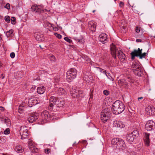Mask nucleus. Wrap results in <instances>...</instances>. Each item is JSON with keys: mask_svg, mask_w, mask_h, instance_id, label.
Returning <instances> with one entry per match:
<instances>
[{"mask_svg": "<svg viewBox=\"0 0 155 155\" xmlns=\"http://www.w3.org/2000/svg\"><path fill=\"white\" fill-rule=\"evenodd\" d=\"M125 109V106L121 101L117 100L113 104L112 111L115 114H118L121 113Z\"/></svg>", "mask_w": 155, "mask_h": 155, "instance_id": "f257e3e1", "label": "nucleus"}, {"mask_svg": "<svg viewBox=\"0 0 155 155\" xmlns=\"http://www.w3.org/2000/svg\"><path fill=\"white\" fill-rule=\"evenodd\" d=\"M76 70L74 68H71L67 72L66 79L69 82L71 81L72 80L75 78L77 75Z\"/></svg>", "mask_w": 155, "mask_h": 155, "instance_id": "f03ea898", "label": "nucleus"}, {"mask_svg": "<svg viewBox=\"0 0 155 155\" xmlns=\"http://www.w3.org/2000/svg\"><path fill=\"white\" fill-rule=\"evenodd\" d=\"M112 144L116 145V147L118 148H125V144L124 141L121 139L119 138H114L112 139L111 141Z\"/></svg>", "mask_w": 155, "mask_h": 155, "instance_id": "7ed1b4c3", "label": "nucleus"}, {"mask_svg": "<svg viewBox=\"0 0 155 155\" xmlns=\"http://www.w3.org/2000/svg\"><path fill=\"white\" fill-rule=\"evenodd\" d=\"M41 116L42 118V120L41 122V124L46 123L47 120H50V116L49 112L47 110L44 111L42 112Z\"/></svg>", "mask_w": 155, "mask_h": 155, "instance_id": "20e7f679", "label": "nucleus"}, {"mask_svg": "<svg viewBox=\"0 0 155 155\" xmlns=\"http://www.w3.org/2000/svg\"><path fill=\"white\" fill-rule=\"evenodd\" d=\"M28 144L29 149L31 152L36 153L38 152V149L34 145L31 140L29 139Z\"/></svg>", "mask_w": 155, "mask_h": 155, "instance_id": "39448f33", "label": "nucleus"}, {"mask_svg": "<svg viewBox=\"0 0 155 155\" xmlns=\"http://www.w3.org/2000/svg\"><path fill=\"white\" fill-rule=\"evenodd\" d=\"M43 6L42 5H34L31 7V9L32 11L40 13L45 11L43 9Z\"/></svg>", "mask_w": 155, "mask_h": 155, "instance_id": "423d86ee", "label": "nucleus"}, {"mask_svg": "<svg viewBox=\"0 0 155 155\" xmlns=\"http://www.w3.org/2000/svg\"><path fill=\"white\" fill-rule=\"evenodd\" d=\"M155 125V123L152 120H148L145 125V127L147 130H151L153 129Z\"/></svg>", "mask_w": 155, "mask_h": 155, "instance_id": "0eeeda50", "label": "nucleus"}, {"mask_svg": "<svg viewBox=\"0 0 155 155\" xmlns=\"http://www.w3.org/2000/svg\"><path fill=\"white\" fill-rule=\"evenodd\" d=\"M146 113L149 116L154 115L155 114V109L152 106H149L146 108Z\"/></svg>", "mask_w": 155, "mask_h": 155, "instance_id": "6e6552de", "label": "nucleus"}, {"mask_svg": "<svg viewBox=\"0 0 155 155\" xmlns=\"http://www.w3.org/2000/svg\"><path fill=\"white\" fill-rule=\"evenodd\" d=\"M20 133L21 136V139L26 138L28 135V131L26 127H21L20 129Z\"/></svg>", "mask_w": 155, "mask_h": 155, "instance_id": "1a4fd4ad", "label": "nucleus"}, {"mask_svg": "<svg viewBox=\"0 0 155 155\" xmlns=\"http://www.w3.org/2000/svg\"><path fill=\"white\" fill-rule=\"evenodd\" d=\"M108 109H105L103 110L101 114V120L103 121H106L108 119V117L107 116V110Z\"/></svg>", "mask_w": 155, "mask_h": 155, "instance_id": "9d476101", "label": "nucleus"}, {"mask_svg": "<svg viewBox=\"0 0 155 155\" xmlns=\"http://www.w3.org/2000/svg\"><path fill=\"white\" fill-rule=\"evenodd\" d=\"M142 49H140L138 48V50H134V51L132 52L131 53L132 59H134L135 56L138 57L140 55V54L142 53Z\"/></svg>", "mask_w": 155, "mask_h": 155, "instance_id": "9b49d317", "label": "nucleus"}, {"mask_svg": "<svg viewBox=\"0 0 155 155\" xmlns=\"http://www.w3.org/2000/svg\"><path fill=\"white\" fill-rule=\"evenodd\" d=\"M38 114L37 113H33L30 114L28 119V120L30 123H32L35 121L38 118Z\"/></svg>", "mask_w": 155, "mask_h": 155, "instance_id": "f8f14e48", "label": "nucleus"}, {"mask_svg": "<svg viewBox=\"0 0 155 155\" xmlns=\"http://www.w3.org/2000/svg\"><path fill=\"white\" fill-rule=\"evenodd\" d=\"M113 127L120 128H122L124 127L125 125L123 123L120 121H114L113 123Z\"/></svg>", "mask_w": 155, "mask_h": 155, "instance_id": "ddd939ff", "label": "nucleus"}, {"mask_svg": "<svg viewBox=\"0 0 155 155\" xmlns=\"http://www.w3.org/2000/svg\"><path fill=\"white\" fill-rule=\"evenodd\" d=\"M140 67H141V66H140L138 63L134 61L132 63L131 68L134 73H136L137 72L136 70ZM137 73H138V72Z\"/></svg>", "mask_w": 155, "mask_h": 155, "instance_id": "4468645a", "label": "nucleus"}, {"mask_svg": "<svg viewBox=\"0 0 155 155\" xmlns=\"http://www.w3.org/2000/svg\"><path fill=\"white\" fill-rule=\"evenodd\" d=\"M38 104V101L36 98H31L29 99L28 104L30 107H31L32 106Z\"/></svg>", "mask_w": 155, "mask_h": 155, "instance_id": "2eb2a0df", "label": "nucleus"}, {"mask_svg": "<svg viewBox=\"0 0 155 155\" xmlns=\"http://www.w3.org/2000/svg\"><path fill=\"white\" fill-rule=\"evenodd\" d=\"M107 35L105 33H102L99 36V40L102 43H106L107 41Z\"/></svg>", "mask_w": 155, "mask_h": 155, "instance_id": "dca6fc26", "label": "nucleus"}, {"mask_svg": "<svg viewBox=\"0 0 155 155\" xmlns=\"http://www.w3.org/2000/svg\"><path fill=\"white\" fill-rule=\"evenodd\" d=\"M96 23L94 21H90L88 23L89 29L93 31H95L96 27Z\"/></svg>", "mask_w": 155, "mask_h": 155, "instance_id": "f3484780", "label": "nucleus"}, {"mask_svg": "<svg viewBox=\"0 0 155 155\" xmlns=\"http://www.w3.org/2000/svg\"><path fill=\"white\" fill-rule=\"evenodd\" d=\"M110 50L111 54L115 58H116V49L115 46L112 43L111 46Z\"/></svg>", "mask_w": 155, "mask_h": 155, "instance_id": "a211bd4d", "label": "nucleus"}, {"mask_svg": "<svg viewBox=\"0 0 155 155\" xmlns=\"http://www.w3.org/2000/svg\"><path fill=\"white\" fill-rule=\"evenodd\" d=\"M117 54L118 58L120 61H123L125 60L126 58L125 55L120 50L118 51Z\"/></svg>", "mask_w": 155, "mask_h": 155, "instance_id": "6ab92c4d", "label": "nucleus"}, {"mask_svg": "<svg viewBox=\"0 0 155 155\" xmlns=\"http://www.w3.org/2000/svg\"><path fill=\"white\" fill-rule=\"evenodd\" d=\"M58 99L56 98L54 96L51 97L50 99V107H52L54 105H56V102L57 101Z\"/></svg>", "mask_w": 155, "mask_h": 155, "instance_id": "aec40b11", "label": "nucleus"}, {"mask_svg": "<svg viewBox=\"0 0 155 155\" xmlns=\"http://www.w3.org/2000/svg\"><path fill=\"white\" fill-rule=\"evenodd\" d=\"M118 83L120 86H123L126 88L127 87V86L128 85V83L125 81V79H120L118 81Z\"/></svg>", "mask_w": 155, "mask_h": 155, "instance_id": "412c9836", "label": "nucleus"}, {"mask_svg": "<svg viewBox=\"0 0 155 155\" xmlns=\"http://www.w3.org/2000/svg\"><path fill=\"white\" fill-rule=\"evenodd\" d=\"M45 87L41 86L37 88V92L39 94H42L45 91Z\"/></svg>", "mask_w": 155, "mask_h": 155, "instance_id": "4be33fe9", "label": "nucleus"}, {"mask_svg": "<svg viewBox=\"0 0 155 155\" xmlns=\"http://www.w3.org/2000/svg\"><path fill=\"white\" fill-rule=\"evenodd\" d=\"M145 139H144V142L146 144L147 146H149V143L150 142V140L149 139V137L150 135V134H148L147 133H145Z\"/></svg>", "mask_w": 155, "mask_h": 155, "instance_id": "5701e85b", "label": "nucleus"}, {"mask_svg": "<svg viewBox=\"0 0 155 155\" xmlns=\"http://www.w3.org/2000/svg\"><path fill=\"white\" fill-rule=\"evenodd\" d=\"M135 138L131 133L128 134L127 137V140L129 142H132Z\"/></svg>", "mask_w": 155, "mask_h": 155, "instance_id": "b1692460", "label": "nucleus"}, {"mask_svg": "<svg viewBox=\"0 0 155 155\" xmlns=\"http://www.w3.org/2000/svg\"><path fill=\"white\" fill-rule=\"evenodd\" d=\"M15 150L16 152L19 153H21L24 151V150L22 148V147L20 145L16 146L15 148Z\"/></svg>", "mask_w": 155, "mask_h": 155, "instance_id": "393cba45", "label": "nucleus"}, {"mask_svg": "<svg viewBox=\"0 0 155 155\" xmlns=\"http://www.w3.org/2000/svg\"><path fill=\"white\" fill-rule=\"evenodd\" d=\"M136 71H137V73L138 72V73H134L135 75L140 76L143 74V70L142 69V68L141 67L139 68H138V69H137V70H136Z\"/></svg>", "mask_w": 155, "mask_h": 155, "instance_id": "a878e982", "label": "nucleus"}, {"mask_svg": "<svg viewBox=\"0 0 155 155\" xmlns=\"http://www.w3.org/2000/svg\"><path fill=\"white\" fill-rule=\"evenodd\" d=\"M64 104V101L63 100H60L58 99L56 103V105L58 107H62Z\"/></svg>", "mask_w": 155, "mask_h": 155, "instance_id": "bb28decb", "label": "nucleus"}, {"mask_svg": "<svg viewBox=\"0 0 155 155\" xmlns=\"http://www.w3.org/2000/svg\"><path fill=\"white\" fill-rule=\"evenodd\" d=\"M58 91V93L60 95H63L64 94H65L66 93L65 90L62 88H59Z\"/></svg>", "mask_w": 155, "mask_h": 155, "instance_id": "cd10ccee", "label": "nucleus"}, {"mask_svg": "<svg viewBox=\"0 0 155 155\" xmlns=\"http://www.w3.org/2000/svg\"><path fill=\"white\" fill-rule=\"evenodd\" d=\"M131 134L135 138L136 137H137L139 134V133L137 130H134L131 133Z\"/></svg>", "mask_w": 155, "mask_h": 155, "instance_id": "c85d7f7f", "label": "nucleus"}, {"mask_svg": "<svg viewBox=\"0 0 155 155\" xmlns=\"http://www.w3.org/2000/svg\"><path fill=\"white\" fill-rule=\"evenodd\" d=\"M98 71L100 72L101 73H103L106 76H107V74H106V72L105 70H104L101 69L99 67H96Z\"/></svg>", "mask_w": 155, "mask_h": 155, "instance_id": "c756f323", "label": "nucleus"}, {"mask_svg": "<svg viewBox=\"0 0 155 155\" xmlns=\"http://www.w3.org/2000/svg\"><path fill=\"white\" fill-rule=\"evenodd\" d=\"M13 32V30L12 29L9 30L6 33V35L7 37H9L11 36V35L12 34Z\"/></svg>", "mask_w": 155, "mask_h": 155, "instance_id": "7c9ffc66", "label": "nucleus"}, {"mask_svg": "<svg viewBox=\"0 0 155 155\" xmlns=\"http://www.w3.org/2000/svg\"><path fill=\"white\" fill-rule=\"evenodd\" d=\"M24 108V107L21 105H20L18 107V111L19 113L21 114L23 112V109Z\"/></svg>", "mask_w": 155, "mask_h": 155, "instance_id": "2f4dec72", "label": "nucleus"}, {"mask_svg": "<svg viewBox=\"0 0 155 155\" xmlns=\"http://www.w3.org/2000/svg\"><path fill=\"white\" fill-rule=\"evenodd\" d=\"M4 120L5 123H6L7 125H9L10 124V120L9 119L5 118Z\"/></svg>", "mask_w": 155, "mask_h": 155, "instance_id": "473e14b6", "label": "nucleus"}, {"mask_svg": "<svg viewBox=\"0 0 155 155\" xmlns=\"http://www.w3.org/2000/svg\"><path fill=\"white\" fill-rule=\"evenodd\" d=\"M5 20L7 22L9 23L10 20V17L8 16H6L5 17Z\"/></svg>", "mask_w": 155, "mask_h": 155, "instance_id": "72a5a7b5", "label": "nucleus"}, {"mask_svg": "<svg viewBox=\"0 0 155 155\" xmlns=\"http://www.w3.org/2000/svg\"><path fill=\"white\" fill-rule=\"evenodd\" d=\"M147 53H141L138 56L140 57V58L142 59L143 58H145V56L146 55Z\"/></svg>", "mask_w": 155, "mask_h": 155, "instance_id": "f704fd0d", "label": "nucleus"}, {"mask_svg": "<svg viewBox=\"0 0 155 155\" xmlns=\"http://www.w3.org/2000/svg\"><path fill=\"white\" fill-rule=\"evenodd\" d=\"M79 92H81V91H78L77 90V91L76 92V93L74 95H73L74 97H78L80 96V95L79 94Z\"/></svg>", "mask_w": 155, "mask_h": 155, "instance_id": "c9c22d12", "label": "nucleus"}, {"mask_svg": "<svg viewBox=\"0 0 155 155\" xmlns=\"http://www.w3.org/2000/svg\"><path fill=\"white\" fill-rule=\"evenodd\" d=\"M49 59L52 62H54L55 61V57L53 55H51Z\"/></svg>", "mask_w": 155, "mask_h": 155, "instance_id": "e433bc0d", "label": "nucleus"}, {"mask_svg": "<svg viewBox=\"0 0 155 155\" xmlns=\"http://www.w3.org/2000/svg\"><path fill=\"white\" fill-rule=\"evenodd\" d=\"M10 130L9 128H7L4 131V133L5 134H9Z\"/></svg>", "mask_w": 155, "mask_h": 155, "instance_id": "4c0bfd02", "label": "nucleus"}, {"mask_svg": "<svg viewBox=\"0 0 155 155\" xmlns=\"http://www.w3.org/2000/svg\"><path fill=\"white\" fill-rule=\"evenodd\" d=\"M54 35L56 36L59 39H60L61 38L62 36L60 34H58L56 33H54Z\"/></svg>", "mask_w": 155, "mask_h": 155, "instance_id": "58836bf2", "label": "nucleus"}, {"mask_svg": "<svg viewBox=\"0 0 155 155\" xmlns=\"http://www.w3.org/2000/svg\"><path fill=\"white\" fill-rule=\"evenodd\" d=\"M141 28L140 27H138V26H136L135 28V31H136L137 33L139 32Z\"/></svg>", "mask_w": 155, "mask_h": 155, "instance_id": "ea45409f", "label": "nucleus"}, {"mask_svg": "<svg viewBox=\"0 0 155 155\" xmlns=\"http://www.w3.org/2000/svg\"><path fill=\"white\" fill-rule=\"evenodd\" d=\"M64 39L67 42L70 43L72 42V41L68 37H65L64 38Z\"/></svg>", "mask_w": 155, "mask_h": 155, "instance_id": "a19ab883", "label": "nucleus"}, {"mask_svg": "<svg viewBox=\"0 0 155 155\" xmlns=\"http://www.w3.org/2000/svg\"><path fill=\"white\" fill-rule=\"evenodd\" d=\"M77 91V90L75 89H72V91H71V93L72 94H73L74 95L76 93V92Z\"/></svg>", "mask_w": 155, "mask_h": 155, "instance_id": "79ce46f5", "label": "nucleus"}, {"mask_svg": "<svg viewBox=\"0 0 155 155\" xmlns=\"http://www.w3.org/2000/svg\"><path fill=\"white\" fill-rule=\"evenodd\" d=\"M12 18H13V19H11V23L12 24H15L16 23L15 19L14 17H12Z\"/></svg>", "mask_w": 155, "mask_h": 155, "instance_id": "37998d69", "label": "nucleus"}, {"mask_svg": "<svg viewBox=\"0 0 155 155\" xmlns=\"http://www.w3.org/2000/svg\"><path fill=\"white\" fill-rule=\"evenodd\" d=\"M5 8L9 10L10 9V5L9 3H7L5 6Z\"/></svg>", "mask_w": 155, "mask_h": 155, "instance_id": "c03bdc74", "label": "nucleus"}, {"mask_svg": "<svg viewBox=\"0 0 155 155\" xmlns=\"http://www.w3.org/2000/svg\"><path fill=\"white\" fill-rule=\"evenodd\" d=\"M45 152L47 154L51 152V150L48 148H46L45 150Z\"/></svg>", "mask_w": 155, "mask_h": 155, "instance_id": "a18cd8bd", "label": "nucleus"}, {"mask_svg": "<svg viewBox=\"0 0 155 155\" xmlns=\"http://www.w3.org/2000/svg\"><path fill=\"white\" fill-rule=\"evenodd\" d=\"M89 78V77L88 75H84V80L86 81H87V80Z\"/></svg>", "mask_w": 155, "mask_h": 155, "instance_id": "49530a36", "label": "nucleus"}, {"mask_svg": "<svg viewBox=\"0 0 155 155\" xmlns=\"http://www.w3.org/2000/svg\"><path fill=\"white\" fill-rule=\"evenodd\" d=\"M77 41L81 43H83L84 42V40L83 39H78L77 40Z\"/></svg>", "mask_w": 155, "mask_h": 155, "instance_id": "de8ad7c7", "label": "nucleus"}, {"mask_svg": "<svg viewBox=\"0 0 155 155\" xmlns=\"http://www.w3.org/2000/svg\"><path fill=\"white\" fill-rule=\"evenodd\" d=\"M104 94L106 95H108L109 94V91L107 90H105L103 91Z\"/></svg>", "mask_w": 155, "mask_h": 155, "instance_id": "09e8293b", "label": "nucleus"}, {"mask_svg": "<svg viewBox=\"0 0 155 155\" xmlns=\"http://www.w3.org/2000/svg\"><path fill=\"white\" fill-rule=\"evenodd\" d=\"M10 56L12 58H14L15 57V54L14 52H12L11 53Z\"/></svg>", "mask_w": 155, "mask_h": 155, "instance_id": "8fccbe9b", "label": "nucleus"}, {"mask_svg": "<svg viewBox=\"0 0 155 155\" xmlns=\"http://www.w3.org/2000/svg\"><path fill=\"white\" fill-rule=\"evenodd\" d=\"M119 5L120 7H123L124 6V2H120L119 4Z\"/></svg>", "mask_w": 155, "mask_h": 155, "instance_id": "3c124183", "label": "nucleus"}, {"mask_svg": "<svg viewBox=\"0 0 155 155\" xmlns=\"http://www.w3.org/2000/svg\"><path fill=\"white\" fill-rule=\"evenodd\" d=\"M125 28L124 27H123V28L121 29V32H123L124 33L126 32V31L125 30Z\"/></svg>", "mask_w": 155, "mask_h": 155, "instance_id": "603ef678", "label": "nucleus"}, {"mask_svg": "<svg viewBox=\"0 0 155 155\" xmlns=\"http://www.w3.org/2000/svg\"><path fill=\"white\" fill-rule=\"evenodd\" d=\"M128 79H129V81L130 82V83H133L134 82V80L132 79V78L130 77H128Z\"/></svg>", "mask_w": 155, "mask_h": 155, "instance_id": "864d4df0", "label": "nucleus"}, {"mask_svg": "<svg viewBox=\"0 0 155 155\" xmlns=\"http://www.w3.org/2000/svg\"><path fill=\"white\" fill-rule=\"evenodd\" d=\"M93 97V94L91 93V94H90V99H92Z\"/></svg>", "mask_w": 155, "mask_h": 155, "instance_id": "5fc2aeb1", "label": "nucleus"}, {"mask_svg": "<svg viewBox=\"0 0 155 155\" xmlns=\"http://www.w3.org/2000/svg\"><path fill=\"white\" fill-rule=\"evenodd\" d=\"M141 40L140 39H137L136 40V41L137 42H141Z\"/></svg>", "mask_w": 155, "mask_h": 155, "instance_id": "6e6d98bb", "label": "nucleus"}, {"mask_svg": "<svg viewBox=\"0 0 155 155\" xmlns=\"http://www.w3.org/2000/svg\"><path fill=\"white\" fill-rule=\"evenodd\" d=\"M117 13H119V14H122V11L121 10H120L119 11H118L117 12Z\"/></svg>", "mask_w": 155, "mask_h": 155, "instance_id": "4d7b16f0", "label": "nucleus"}, {"mask_svg": "<svg viewBox=\"0 0 155 155\" xmlns=\"http://www.w3.org/2000/svg\"><path fill=\"white\" fill-rule=\"evenodd\" d=\"M0 110L2 111H3L4 110V108L2 107H0Z\"/></svg>", "mask_w": 155, "mask_h": 155, "instance_id": "13d9d810", "label": "nucleus"}, {"mask_svg": "<svg viewBox=\"0 0 155 155\" xmlns=\"http://www.w3.org/2000/svg\"><path fill=\"white\" fill-rule=\"evenodd\" d=\"M143 99V97H138V101H139L140 99Z\"/></svg>", "mask_w": 155, "mask_h": 155, "instance_id": "bf43d9fd", "label": "nucleus"}, {"mask_svg": "<svg viewBox=\"0 0 155 155\" xmlns=\"http://www.w3.org/2000/svg\"><path fill=\"white\" fill-rule=\"evenodd\" d=\"M2 63L1 62H0V68L2 66Z\"/></svg>", "mask_w": 155, "mask_h": 155, "instance_id": "052dcab7", "label": "nucleus"}, {"mask_svg": "<svg viewBox=\"0 0 155 155\" xmlns=\"http://www.w3.org/2000/svg\"><path fill=\"white\" fill-rule=\"evenodd\" d=\"M1 75L2 77V79H3L4 78V76H3V75L2 74Z\"/></svg>", "mask_w": 155, "mask_h": 155, "instance_id": "680f3d73", "label": "nucleus"}, {"mask_svg": "<svg viewBox=\"0 0 155 155\" xmlns=\"http://www.w3.org/2000/svg\"><path fill=\"white\" fill-rule=\"evenodd\" d=\"M86 142V141L85 140H83V141H82V142L83 143H84Z\"/></svg>", "mask_w": 155, "mask_h": 155, "instance_id": "e2e57ef3", "label": "nucleus"}, {"mask_svg": "<svg viewBox=\"0 0 155 155\" xmlns=\"http://www.w3.org/2000/svg\"><path fill=\"white\" fill-rule=\"evenodd\" d=\"M82 94L81 91V92H79V94L80 95V94Z\"/></svg>", "mask_w": 155, "mask_h": 155, "instance_id": "0e129e2a", "label": "nucleus"}, {"mask_svg": "<svg viewBox=\"0 0 155 155\" xmlns=\"http://www.w3.org/2000/svg\"><path fill=\"white\" fill-rule=\"evenodd\" d=\"M58 81H59V80L58 79H57V81H56V82H58Z\"/></svg>", "mask_w": 155, "mask_h": 155, "instance_id": "69168bd1", "label": "nucleus"}, {"mask_svg": "<svg viewBox=\"0 0 155 155\" xmlns=\"http://www.w3.org/2000/svg\"><path fill=\"white\" fill-rule=\"evenodd\" d=\"M4 120V118H2L1 119V120Z\"/></svg>", "mask_w": 155, "mask_h": 155, "instance_id": "338daca9", "label": "nucleus"}, {"mask_svg": "<svg viewBox=\"0 0 155 155\" xmlns=\"http://www.w3.org/2000/svg\"><path fill=\"white\" fill-rule=\"evenodd\" d=\"M153 153L155 155V150L154 151Z\"/></svg>", "mask_w": 155, "mask_h": 155, "instance_id": "774afa93", "label": "nucleus"}]
</instances>
